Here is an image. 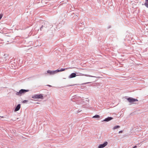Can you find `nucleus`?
<instances>
[{
    "label": "nucleus",
    "mask_w": 148,
    "mask_h": 148,
    "mask_svg": "<svg viewBox=\"0 0 148 148\" xmlns=\"http://www.w3.org/2000/svg\"><path fill=\"white\" fill-rule=\"evenodd\" d=\"M108 143L107 142H105L103 144L100 145L98 147V148H103L107 145Z\"/></svg>",
    "instance_id": "obj_5"
},
{
    "label": "nucleus",
    "mask_w": 148,
    "mask_h": 148,
    "mask_svg": "<svg viewBox=\"0 0 148 148\" xmlns=\"http://www.w3.org/2000/svg\"><path fill=\"white\" fill-rule=\"evenodd\" d=\"M76 74L75 73H72L69 76V78H71L75 77Z\"/></svg>",
    "instance_id": "obj_6"
},
{
    "label": "nucleus",
    "mask_w": 148,
    "mask_h": 148,
    "mask_svg": "<svg viewBox=\"0 0 148 148\" xmlns=\"http://www.w3.org/2000/svg\"><path fill=\"white\" fill-rule=\"evenodd\" d=\"M5 55H6V54H5V55H4V56H5Z\"/></svg>",
    "instance_id": "obj_19"
},
{
    "label": "nucleus",
    "mask_w": 148,
    "mask_h": 148,
    "mask_svg": "<svg viewBox=\"0 0 148 148\" xmlns=\"http://www.w3.org/2000/svg\"><path fill=\"white\" fill-rule=\"evenodd\" d=\"M93 118H99L100 117V116L99 115L97 114H96L93 117Z\"/></svg>",
    "instance_id": "obj_12"
},
{
    "label": "nucleus",
    "mask_w": 148,
    "mask_h": 148,
    "mask_svg": "<svg viewBox=\"0 0 148 148\" xmlns=\"http://www.w3.org/2000/svg\"><path fill=\"white\" fill-rule=\"evenodd\" d=\"M136 147H137V146H135L134 147H133V148H136Z\"/></svg>",
    "instance_id": "obj_16"
},
{
    "label": "nucleus",
    "mask_w": 148,
    "mask_h": 148,
    "mask_svg": "<svg viewBox=\"0 0 148 148\" xmlns=\"http://www.w3.org/2000/svg\"><path fill=\"white\" fill-rule=\"evenodd\" d=\"M29 91V90H28L22 89L19 92H17L16 93V94L17 95L21 96L22 94L24 93Z\"/></svg>",
    "instance_id": "obj_2"
},
{
    "label": "nucleus",
    "mask_w": 148,
    "mask_h": 148,
    "mask_svg": "<svg viewBox=\"0 0 148 148\" xmlns=\"http://www.w3.org/2000/svg\"><path fill=\"white\" fill-rule=\"evenodd\" d=\"M85 75V76H89V77H91V76H88V75Z\"/></svg>",
    "instance_id": "obj_15"
},
{
    "label": "nucleus",
    "mask_w": 148,
    "mask_h": 148,
    "mask_svg": "<svg viewBox=\"0 0 148 148\" xmlns=\"http://www.w3.org/2000/svg\"><path fill=\"white\" fill-rule=\"evenodd\" d=\"M47 86H49V87H51V86L50 85H47Z\"/></svg>",
    "instance_id": "obj_18"
},
{
    "label": "nucleus",
    "mask_w": 148,
    "mask_h": 148,
    "mask_svg": "<svg viewBox=\"0 0 148 148\" xmlns=\"http://www.w3.org/2000/svg\"><path fill=\"white\" fill-rule=\"evenodd\" d=\"M122 131H120L119 132V133H122Z\"/></svg>",
    "instance_id": "obj_14"
},
{
    "label": "nucleus",
    "mask_w": 148,
    "mask_h": 148,
    "mask_svg": "<svg viewBox=\"0 0 148 148\" xmlns=\"http://www.w3.org/2000/svg\"><path fill=\"white\" fill-rule=\"evenodd\" d=\"M89 83V82H87V83H86L87 84V83Z\"/></svg>",
    "instance_id": "obj_20"
},
{
    "label": "nucleus",
    "mask_w": 148,
    "mask_h": 148,
    "mask_svg": "<svg viewBox=\"0 0 148 148\" xmlns=\"http://www.w3.org/2000/svg\"><path fill=\"white\" fill-rule=\"evenodd\" d=\"M3 15L2 14H0V20L1 19L3 16Z\"/></svg>",
    "instance_id": "obj_13"
},
{
    "label": "nucleus",
    "mask_w": 148,
    "mask_h": 148,
    "mask_svg": "<svg viewBox=\"0 0 148 148\" xmlns=\"http://www.w3.org/2000/svg\"><path fill=\"white\" fill-rule=\"evenodd\" d=\"M47 73L50 75H54L57 73L56 70L55 71H51L50 70H48L47 71Z\"/></svg>",
    "instance_id": "obj_4"
},
{
    "label": "nucleus",
    "mask_w": 148,
    "mask_h": 148,
    "mask_svg": "<svg viewBox=\"0 0 148 148\" xmlns=\"http://www.w3.org/2000/svg\"><path fill=\"white\" fill-rule=\"evenodd\" d=\"M145 6L148 7V0H146L145 3Z\"/></svg>",
    "instance_id": "obj_10"
},
{
    "label": "nucleus",
    "mask_w": 148,
    "mask_h": 148,
    "mask_svg": "<svg viewBox=\"0 0 148 148\" xmlns=\"http://www.w3.org/2000/svg\"><path fill=\"white\" fill-rule=\"evenodd\" d=\"M27 101V100H25L23 101V103H25L26 101Z\"/></svg>",
    "instance_id": "obj_17"
},
{
    "label": "nucleus",
    "mask_w": 148,
    "mask_h": 148,
    "mask_svg": "<svg viewBox=\"0 0 148 148\" xmlns=\"http://www.w3.org/2000/svg\"><path fill=\"white\" fill-rule=\"evenodd\" d=\"M127 100L130 103H133L138 101V100L132 97H129L127 99Z\"/></svg>",
    "instance_id": "obj_3"
},
{
    "label": "nucleus",
    "mask_w": 148,
    "mask_h": 148,
    "mask_svg": "<svg viewBox=\"0 0 148 148\" xmlns=\"http://www.w3.org/2000/svg\"><path fill=\"white\" fill-rule=\"evenodd\" d=\"M32 98L34 99H43V96L42 94H36L33 95Z\"/></svg>",
    "instance_id": "obj_1"
},
{
    "label": "nucleus",
    "mask_w": 148,
    "mask_h": 148,
    "mask_svg": "<svg viewBox=\"0 0 148 148\" xmlns=\"http://www.w3.org/2000/svg\"><path fill=\"white\" fill-rule=\"evenodd\" d=\"M112 119H113V118H112V117H108V118L105 119L104 120V121H109L111 120Z\"/></svg>",
    "instance_id": "obj_8"
},
{
    "label": "nucleus",
    "mask_w": 148,
    "mask_h": 148,
    "mask_svg": "<svg viewBox=\"0 0 148 148\" xmlns=\"http://www.w3.org/2000/svg\"><path fill=\"white\" fill-rule=\"evenodd\" d=\"M21 108V105L20 104H18L17 106L15 108L14 111L16 112L18 111Z\"/></svg>",
    "instance_id": "obj_7"
},
{
    "label": "nucleus",
    "mask_w": 148,
    "mask_h": 148,
    "mask_svg": "<svg viewBox=\"0 0 148 148\" xmlns=\"http://www.w3.org/2000/svg\"><path fill=\"white\" fill-rule=\"evenodd\" d=\"M120 127V126H119V125H117V126H115L114 127H113V130H115L117 128H119Z\"/></svg>",
    "instance_id": "obj_11"
},
{
    "label": "nucleus",
    "mask_w": 148,
    "mask_h": 148,
    "mask_svg": "<svg viewBox=\"0 0 148 148\" xmlns=\"http://www.w3.org/2000/svg\"><path fill=\"white\" fill-rule=\"evenodd\" d=\"M68 69L67 68H66V69H62H62H60V70L58 69V70H56V71H57V72H61V71H64L66 69Z\"/></svg>",
    "instance_id": "obj_9"
}]
</instances>
